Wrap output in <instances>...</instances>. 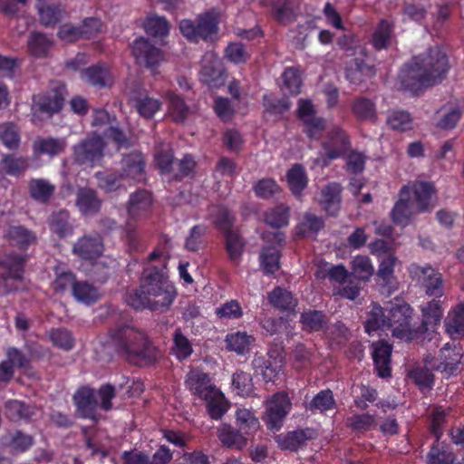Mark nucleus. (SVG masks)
<instances>
[{
    "mask_svg": "<svg viewBox=\"0 0 464 464\" xmlns=\"http://www.w3.org/2000/svg\"><path fill=\"white\" fill-rule=\"evenodd\" d=\"M169 256L155 249L148 256L149 262L157 261L142 271L140 286L126 294L125 301L135 310L149 309L151 312H167L177 297V289L168 279Z\"/></svg>",
    "mask_w": 464,
    "mask_h": 464,
    "instance_id": "1",
    "label": "nucleus"
},
{
    "mask_svg": "<svg viewBox=\"0 0 464 464\" xmlns=\"http://www.w3.org/2000/svg\"><path fill=\"white\" fill-rule=\"evenodd\" d=\"M447 54L439 46L412 58L398 75V88L417 94L423 88L440 83L449 71Z\"/></svg>",
    "mask_w": 464,
    "mask_h": 464,
    "instance_id": "2",
    "label": "nucleus"
},
{
    "mask_svg": "<svg viewBox=\"0 0 464 464\" xmlns=\"http://www.w3.org/2000/svg\"><path fill=\"white\" fill-rule=\"evenodd\" d=\"M109 337L115 353L130 364L142 367L154 364L160 350L148 334L134 326L122 324L110 330Z\"/></svg>",
    "mask_w": 464,
    "mask_h": 464,
    "instance_id": "3",
    "label": "nucleus"
},
{
    "mask_svg": "<svg viewBox=\"0 0 464 464\" xmlns=\"http://www.w3.org/2000/svg\"><path fill=\"white\" fill-rule=\"evenodd\" d=\"M414 310L406 302L395 300L387 309L389 330L398 339L412 341L419 339L418 327H412Z\"/></svg>",
    "mask_w": 464,
    "mask_h": 464,
    "instance_id": "4",
    "label": "nucleus"
},
{
    "mask_svg": "<svg viewBox=\"0 0 464 464\" xmlns=\"http://www.w3.org/2000/svg\"><path fill=\"white\" fill-rule=\"evenodd\" d=\"M218 13L212 10L199 14L196 22L190 19L181 20L179 30L188 41L198 43L199 40H212L213 36L218 34Z\"/></svg>",
    "mask_w": 464,
    "mask_h": 464,
    "instance_id": "5",
    "label": "nucleus"
},
{
    "mask_svg": "<svg viewBox=\"0 0 464 464\" xmlns=\"http://www.w3.org/2000/svg\"><path fill=\"white\" fill-rule=\"evenodd\" d=\"M26 261V256L14 252L0 257V266L7 272L6 275L0 276V296H5L17 290V285L10 281H21L23 279Z\"/></svg>",
    "mask_w": 464,
    "mask_h": 464,
    "instance_id": "6",
    "label": "nucleus"
},
{
    "mask_svg": "<svg viewBox=\"0 0 464 464\" xmlns=\"http://www.w3.org/2000/svg\"><path fill=\"white\" fill-rule=\"evenodd\" d=\"M292 408L290 399L285 392L275 393L267 403L266 414L263 418L270 430H279L284 420Z\"/></svg>",
    "mask_w": 464,
    "mask_h": 464,
    "instance_id": "7",
    "label": "nucleus"
},
{
    "mask_svg": "<svg viewBox=\"0 0 464 464\" xmlns=\"http://www.w3.org/2000/svg\"><path fill=\"white\" fill-rule=\"evenodd\" d=\"M409 272L413 279H416L422 285L427 295L433 296L436 299H440L444 295L442 276L431 266L411 265Z\"/></svg>",
    "mask_w": 464,
    "mask_h": 464,
    "instance_id": "8",
    "label": "nucleus"
},
{
    "mask_svg": "<svg viewBox=\"0 0 464 464\" xmlns=\"http://www.w3.org/2000/svg\"><path fill=\"white\" fill-rule=\"evenodd\" d=\"M103 238L98 233L85 234L77 238L72 246V253L81 260L94 263L103 254Z\"/></svg>",
    "mask_w": 464,
    "mask_h": 464,
    "instance_id": "9",
    "label": "nucleus"
},
{
    "mask_svg": "<svg viewBox=\"0 0 464 464\" xmlns=\"http://www.w3.org/2000/svg\"><path fill=\"white\" fill-rule=\"evenodd\" d=\"M153 197L147 189L140 188L130 195L127 202L128 221L132 223L148 218L152 213Z\"/></svg>",
    "mask_w": 464,
    "mask_h": 464,
    "instance_id": "10",
    "label": "nucleus"
},
{
    "mask_svg": "<svg viewBox=\"0 0 464 464\" xmlns=\"http://www.w3.org/2000/svg\"><path fill=\"white\" fill-rule=\"evenodd\" d=\"M131 53L138 64L151 70L163 60V53L160 48L150 43L149 39L140 37L136 39L131 46Z\"/></svg>",
    "mask_w": 464,
    "mask_h": 464,
    "instance_id": "11",
    "label": "nucleus"
},
{
    "mask_svg": "<svg viewBox=\"0 0 464 464\" xmlns=\"http://www.w3.org/2000/svg\"><path fill=\"white\" fill-rule=\"evenodd\" d=\"M322 147L329 160H336L344 156L352 147L349 135L340 127H334L326 136Z\"/></svg>",
    "mask_w": 464,
    "mask_h": 464,
    "instance_id": "12",
    "label": "nucleus"
},
{
    "mask_svg": "<svg viewBox=\"0 0 464 464\" xmlns=\"http://www.w3.org/2000/svg\"><path fill=\"white\" fill-rule=\"evenodd\" d=\"M104 142L102 137L95 135L83 140L73 147V159L79 165L92 164L102 156Z\"/></svg>",
    "mask_w": 464,
    "mask_h": 464,
    "instance_id": "13",
    "label": "nucleus"
},
{
    "mask_svg": "<svg viewBox=\"0 0 464 464\" xmlns=\"http://www.w3.org/2000/svg\"><path fill=\"white\" fill-rule=\"evenodd\" d=\"M65 94V86L60 84L44 95L34 96L33 109L50 115L59 113L64 104Z\"/></svg>",
    "mask_w": 464,
    "mask_h": 464,
    "instance_id": "14",
    "label": "nucleus"
},
{
    "mask_svg": "<svg viewBox=\"0 0 464 464\" xmlns=\"http://www.w3.org/2000/svg\"><path fill=\"white\" fill-rule=\"evenodd\" d=\"M72 401L78 417L97 420L99 404L94 389L86 386L79 388L73 394Z\"/></svg>",
    "mask_w": 464,
    "mask_h": 464,
    "instance_id": "15",
    "label": "nucleus"
},
{
    "mask_svg": "<svg viewBox=\"0 0 464 464\" xmlns=\"http://www.w3.org/2000/svg\"><path fill=\"white\" fill-rule=\"evenodd\" d=\"M185 383L188 391L202 401L218 390L209 374L199 369H192L188 373Z\"/></svg>",
    "mask_w": 464,
    "mask_h": 464,
    "instance_id": "16",
    "label": "nucleus"
},
{
    "mask_svg": "<svg viewBox=\"0 0 464 464\" xmlns=\"http://www.w3.org/2000/svg\"><path fill=\"white\" fill-rule=\"evenodd\" d=\"M370 348L372 350V357L377 375L382 379L391 377L392 345L385 340H379L372 342Z\"/></svg>",
    "mask_w": 464,
    "mask_h": 464,
    "instance_id": "17",
    "label": "nucleus"
},
{
    "mask_svg": "<svg viewBox=\"0 0 464 464\" xmlns=\"http://www.w3.org/2000/svg\"><path fill=\"white\" fill-rule=\"evenodd\" d=\"M145 157L140 151H132L122 157L119 170L124 179L141 182L145 179Z\"/></svg>",
    "mask_w": 464,
    "mask_h": 464,
    "instance_id": "18",
    "label": "nucleus"
},
{
    "mask_svg": "<svg viewBox=\"0 0 464 464\" xmlns=\"http://www.w3.org/2000/svg\"><path fill=\"white\" fill-rule=\"evenodd\" d=\"M224 68L221 61L213 53L203 56L200 70L201 80L209 87H218L224 83Z\"/></svg>",
    "mask_w": 464,
    "mask_h": 464,
    "instance_id": "19",
    "label": "nucleus"
},
{
    "mask_svg": "<svg viewBox=\"0 0 464 464\" xmlns=\"http://www.w3.org/2000/svg\"><path fill=\"white\" fill-rule=\"evenodd\" d=\"M444 314L440 299L433 298L421 306V324L418 326L419 338L430 329H435L441 322Z\"/></svg>",
    "mask_w": 464,
    "mask_h": 464,
    "instance_id": "20",
    "label": "nucleus"
},
{
    "mask_svg": "<svg viewBox=\"0 0 464 464\" xmlns=\"http://www.w3.org/2000/svg\"><path fill=\"white\" fill-rule=\"evenodd\" d=\"M363 327L364 332L370 336L380 331L389 330L387 309L376 302H372L365 313Z\"/></svg>",
    "mask_w": 464,
    "mask_h": 464,
    "instance_id": "21",
    "label": "nucleus"
},
{
    "mask_svg": "<svg viewBox=\"0 0 464 464\" xmlns=\"http://www.w3.org/2000/svg\"><path fill=\"white\" fill-rule=\"evenodd\" d=\"M315 431L313 429H302L289 431L276 437V441L281 450L297 451L304 446L307 440L314 439Z\"/></svg>",
    "mask_w": 464,
    "mask_h": 464,
    "instance_id": "22",
    "label": "nucleus"
},
{
    "mask_svg": "<svg viewBox=\"0 0 464 464\" xmlns=\"http://www.w3.org/2000/svg\"><path fill=\"white\" fill-rule=\"evenodd\" d=\"M75 205L83 216H94L102 208V199L95 189L80 188L76 193Z\"/></svg>",
    "mask_w": 464,
    "mask_h": 464,
    "instance_id": "23",
    "label": "nucleus"
},
{
    "mask_svg": "<svg viewBox=\"0 0 464 464\" xmlns=\"http://www.w3.org/2000/svg\"><path fill=\"white\" fill-rule=\"evenodd\" d=\"M341 194L342 187L335 182L327 184L321 190L320 205L327 215L336 217L339 214L342 203Z\"/></svg>",
    "mask_w": 464,
    "mask_h": 464,
    "instance_id": "24",
    "label": "nucleus"
},
{
    "mask_svg": "<svg viewBox=\"0 0 464 464\" xmlns=\"http://www.w3.org/2000/svg\"><path fill=\"white\" fill-rule=\"evenodd\" d=\"M207 219L210 220L214 227L220 231L222 235L233 230L235 216L225 205L211 206L208 208Z\"/></svg>",
    "mask_w": 464,
    "mask_h": 464,
    "instance_id": "25",
    "label": "nucleus"
},
{
    "mask_svg": "<svg viewBox=\"0 0 464 464\" xmlns=\"http://www.w3.org/2000/svg\"><path fill=\"white\" fill-rule=\"evenodd\" d=\"M67 142L63 138L38 137L33 143V152L36 157L47 155L53 158L65 150Z\"/></svg>",
    "mask_w": 464,
    "mask_h": 464,
    "instance_id": "26",
    "label": "nucleus"
},
{
    "mask_svg": "<svg viewBox=\"0 0 464 464\" xmlns=\"http://www.w3.org/2000/svg\"><path fill=\"white\" fill-rule=\"evenodd\" d=\"M456 454L445 441H434L426 455V464H454Z\"/></svg>",
    "mask_w": 464,
    "mask_h": 464,
    "instance_id": "27",
    "label": "nucleus"
},
{
    "mask_svg": "<svg viewBox=\"0 0 464 464\" xmlns=\"http://www.w3.org/2000/svg\"><path fill=\"white\" fill-rule=\"evenodd\" d=\"M411 189L408 186H403L400 190V199L395 203L391 216L396 225L406 226L411 217Z\"/></svg>",
    "mask_w": 464,
    "mask_h": 464,
    "instance_id": "28",
    "label": "nucleus"
},
{
    "mask_svg": "<svg viewBox=\"0 0 464 464\" xmlns=\"http://www.w3.org/2000/svg\"><path fill=\"white\" fill-rule=\"evenodd\" d=\"M35 6L40 23L45 27L54 26L63 18V10L52 0H36Z\"/></svg>",
    "mask_w": 464,
    "mask_h": 464,
    "instance_id": "29",
    "label": "nucleus"
},
{
    "mask_svg": "<svg viewBox=\"0 0 464 464\" xmlns=\"http://www.w3.org/2000/svg\"><path fill=\"white\" fill-rule=\"evenodd\" d=\"M378 260L379 266L376 272V280L382 287H387L390 290L396 283L394 267L398 259L394 255H384Z\"/></svg>",
    "mask_w": 464,
    "mask_h": 464,
    "instance_id": "30",
    "label": "nucleus"
},
{
    "mask_svg": "<svg viewBox=\"0 0 464 464\" xmlns=\"http://www.w3.org/2000/svg\"><path fill=\"white\" fill-rule=\"evenodd\" d=\"M325 221L322 217L305 212L295 227L296 235L302 237H316L324 227Z\"/></svg>",
    "mask_w": 464,
    "mask_h": 464,
    "instance_id": "31",
    "label": "nucleus"
},
{
    "mask_svg": "<svg viewBox=\"0 0 464 464\" xmlns=\"http://www.w3.org/2000/svg\"><path fill=\"white\" fill-rule=\"evenodd\" d=\"M268 357L255 356L252 364L256 372H259L266 382H275L281 369V361L272 358L270 352L267 353Z\"/></svg>",
    "mask_w": 464,
    "mask_h": 464,
    "instance_id": "32",
    "label": "nucleus"
},
{
    "mask_svg": "<svg viewBox=\"0 0 464 464\" xmlns=\"http://www.w3.org/2000/svg\"><path fill=\"white\" fill-rule=\"evenodd\" d=\"M217 433L221 444L227 448L242 450L247 444V438L228 424H222Z\"/></svg>",
    "mask_w": 464,
    "mask_h": 464,
    "instance_id": "33",
    "label": "nucleus"
},
{
    "mask_svg": "<svg viewBox=\"0 0 464 464\" xmlns=\"http://www.w3.org/2000/svg\"><path fill=\"white\" fill-rule=\"evenodd\" d=\"M49 228L59 238H64L73 234V226L70 222V214L62 209L53 212L49 218Z\"/></svg>",
    "mask_w": 464,
    "mask_h": 464,
    "instance_id": "34",
    "label": "nucleus"
},
{
    "mask_svg": "<svg viewBox=\"0 0 464 464\" xmlns=\"http://www.w3.org/2000/svg\"><path fill=\"white\" fill-rule=\"evenodd\" d=\"M203 401L208 416L215 420H221L230 408V402L219 389Z\"/></svg>",
    "mask_w": 464,
    "mask_h": 464,
    "instance_id": "35",
    "label": "nucleus"
},
{
    "mask_svg": "<svg viewBox=\"0 0 464 464\" xmlns=\"http://www.w3.org/2000/svg\"><path fill=\"white\" fill-rule=\"evenodd\" d=\"M302 328L306 332H320L326 329L328 318L323 311L304 310L300 314Z\"/></svg>",
    "mask_w": 464,
    "mask_h": 464,
    "instance_id": "36",
    "label": "nucleus"
},
{
    "mask_svg": "<svg viewBox=\"0 0 464 464\" xmlns=\"http://www.w3.org/2000/svg\"><path fill=\"white\" fill-rule=\"evenodd\" d=\"M226 348L239 355H245L250 350L255 338L246 332L237 331L226 335Z\"/></svg>",
    "mask_w": 464,
    "mask_h": 464,
    "instance_id": "37",
    "label": "nucleus"
},
{
    "mask_svg": "<svg viewBox=\"0 0 464 464\" xmlns=\"http://www.w3.org/2000/svg\"><path fill=\"white\" fill-rule=\"evenodd\" d=\"M411 190L419 212L429 211L431 208V198L436 192L434 185L428 181H418L413 184Z\"/></svg>",
    "mask_w": 464,
    "mask_h": 464,
    "instance_id": "38",
    "label": "nucleus"
},
{
    "mask_svg": "<svg viewBox=\"0 0 464 464\" xmlns=\"http://www.w3.org/2000/svg\"><path fill=\"white\" fill-rule=\"evenodd\" d=\"M5 237L9 241L14 243V245L21 250H26L37 240L34 232L24 226L9 227Z\"/></svg>",
    "mask_w": 464,
    "mask_h": 464,
    "instance_id": "39",
    "label": "nucleus"
},
{
    "mask_svg": "<svg viewBox=\"0 0 464 464\" xmlns=\"http://www.w3.org/2000/svg\"><path fill=\"white\" fill-rule=\"evenodd\" d=\"M373 272L374 268L369 256L357 255L352 259L350 274L356 281H369Z\"/></svg>",
    "mask_w": 464,
    "mask_h": 464,
    "instance_id": "40",
    "label": "nucleus"
},
{
    "mask_svg": "<svg viewBox=\"0 0 464 464\" xmlns=\"http://www.w3.org/2000/svg\"><path fill=\"white\" fill-rule=\"evenodd\" d=\"M236 425L237 430L245 436L254 435L260 427L258 419L247 409L237 410Z\"/></svg>",
    "mask_w": 464,
    "mask_h": 464,
    "instance_id": "41",
    "label": "nucleus"
},
{
    "mask_svg": "<svg viewBox=\"0 0 464 464\" xmlns=\"http://www.w3.org/2000/svg\"><path fill=\"white\" fill-rule=\"evenodd\" d=\"M28 188L31 198L44 204L49 202L55 191V187L44 179H31Z\"/></svg>",
    "mask_w": 464,
    "mask_h": 464,
    "instance_id": "42",
    "label": "nucleus"
},
{
    "mask_svg": "<svg viewBox=\"0 0 464 464\" xmlns=\"http://www.w3.org/2000/svg\"><path fill=\"white\" fill-rule=\"evenodd\" d=\"M267 299L272 306L281 311L293 310L297 304L292 293L280 286L275 287L268 293Z\"/></svg>",
    "mask_w": 464,
    "mask_h": 464,
    "instance_id": "43",
    "label": "nucleus"
},
{
    "mask_svg": "<svg viewBox=\"0 0 464 464\" xmlns=\"http://www.w3.org/2000/svg\"><path fill=\"white\" fill-rule=\"evenodd\" d=\"M225 238V249L228 258L233 263H238L242 257L246 243L243 237L235 230L223 235Z\"/></svg>",
    "mask_w": 464,
    "mask_h": 464,
    "instance_id": "44",
    "label": "nucleus"
},
{
    "mask_svg": "<svg viewBox=\"0 0 464 464\" xmlns=\"http://www.w3.org/2000/svg\"><path fill=\"white\" fill-rule=\"evenodd\" d=\"M290 209L284 204L276 205L264 213V220L266 225L274 228L286 227L289 223Z\"/></svg>",
    "mask_w": 464,
    "mask_h": 464,
    "instance_id": "45",
    "label": "nucleus"
},
{
    "mask_svg": "<svg viewBox=\"0 0 464 464\" xmlns=\"http://www.w3.org/2000/svg\"><path fill=\"white\" fill-rule=\"evenodd\" d=\"M446 332L455 338L464 335V304H458L445 320Z\"/></svg>",
    "mask_w": 464,
    "mask_h": 464,
    "instance_id": "46",
    "label": "nucleus"
},
{
    "mask_svg": "<svg viewBox=\"0 0 464 464\" xmlns=\"http://www.w3.org/2000/svg\"><path fill=\"white\" fill-rule=\"evenodd\" d=\"M281 253L275 246H265L260 253L262 270L266 275H272L280 268Z\"/></svg>",
    "mask_w": 464,
    "mask_h": 464,
    "instance_id": "47",
    "label": "nucleus"
},
{
    "mask_svg": "<svg viewBox=\"0 0 464 464\" xmlns=\"http://www.w3.org/2000/svg\"><path fill=\"white\" fill-rule=\"evenodd\" d=\"M281 91L284 94L296 96L301 92L303 84L299 71L296 68H286L282 74Z\"/></svg>",
    "mask_w": 464,
    "mask_h": 464,
    "instance_id": "48",
    "label": "nucleus"
},
{
    "mask_svg": "<svg viewBox=\"0 0 464 464\" xmlns=\"http://www.w3.org/2000/svg\"><path fill=\"white\" fill-rule=\"evenodd\" d=\"M440 362L438 369L448 375H452L458 370L461 356L459 353L452 349L449 343L445 344L440 351Z\"/></svg>",
    "mask_w": 464,
    "mask_h": 464,
    "instance_id": "49",
    "label": "nucleus"
},
{
    "mask_svg": "<svg viewBox=\"0 0 464 464\" xmlns=\"http://www.w3.org/2000/svg\"><path fill=\"white\" fill-rule=\"evenodd\" d=\"M336 406L333 391L325 389L320 391L307 404L306 409L312 412L319 411L324 413L334 410Z\"/></svg>",
    "mask_w": 464,
    "mask_h": 464,
    "instance_id": "50",
    "label": "nucleus"
},
{
    "mask_svg": "<svg viewBox=\"0 0 464 464\" xmlns=\"http://www.w3.org/2000/svg\"><path fill=\"white\" fill-rule=\"evenodd\" d=\"M451 411L450 408L442 409L441 407H436L430 415V432L435 438V441L441 440L444 434V426L447 423V419Z\"/></svg>",
    "mask_w": 464,
    "mask_h": 464,
    "instance_id": "51",
    "label": "nucleus"
},
{
    "mask_svg": "<svg viewBox=\"0 0 464 464\" xmlns=\"http://www.w3.org/2000/svg\"><path fill=\"white\" fill-rule=\"evenodd\" d=\"M29 52L35 57H44L53 45V41L45 34L32 32L27 40Z\"/></svg>",
    "mask_w": 464,
    "mask_h": 464,
    "instance_id": "52",
    "label": "nucleus"
},
{
    "mask_svg": "<svg viewBox=\"0 0 464 464\" xmlns=\"http://www.w3.org/2000/svg\"><path fill=\"white\" fill-rule=\"evenodd\" d=\"M95 178L98 187L105 193H111L119 189L122 186V180L124 179L119 170L99 171L96 172Z\"/></svg>",
    "mask_w": 464,
    "mask_h": 464,
    "instance_id": "53",
    "label": "nucleus"
},
{
    "mask_svg": "<svg viewBox=\"0 0 464 464\" xmlns=\"http://www.w3.org/2000/svg\"><path fill=\"white\" fill-rule=\"evenodd\" d=\"M288 186L295 196L301 195L307 185V177L304 168L301 164H295L286 174Z\"/></svg>",
    "mask_w": 464,
    "mask_h": 464,
    "instance_id": "54",
    "label": "nucleus"
},
{
    "mask_svg": "<svg viewBox=\"0 0 464 464\" xmlns=\"http://www.w3.org/2000/svg\"><path fill=\"white\" fill-rule=\"evenodd\" d=\"M393 33V23L389 20H382L372 35V45L376 50L386 49L390 44Z\"/></svg>",
    "mask_w": 464,
    "mask_h": 464,
    "instance_id": "55",
    "label": "nucleus"
},
{
    "mask_svg": "<svg viewBox=\"0 0 464 464\" xmlns=\"http://www.w3.org/2000/svg\"><path fill=\"white\" fill-rule=\"evenodd\" d=\"M408 376L421 392L433 388L435 376L427 367L413 368L409 372Z\"/></svg>",
    "mask_w": 464,
    "mask_h": 464,
    "instance_id": "56",
    "label": "nucleus"
},
{
    "mask_svg": "<svg viewBox=\"0 0 464 464\" xmlns=\"http://www.w3.org/2000/svg\"><path fill=\"white\" fill-rule=\"evenodd\" d=\"M48 337L53 346L63 351H71L75 345L72 333L63 327L51 329L48 333Z\"/></svg>",
    "mask_w": 464,
    "mask_h": 464,
    "instance_id": "57",
    "label": "nucleus"
},
{
    "mask_svg": "<svg viewBox=\"0 0 464 464\" xmlns=\"http://www.w3.org/2000/svg\"><path fill=\"white\" fill-rule=\"evenodd\" d=\"M272 14L278 23L286 25L295 19L291 0H272Z\"/></svg>",
    "mask_w": 464,
    "mask_h": 464,
    "instance_id": "58",
    "label": "nucleus"
},
{
    "mask_svg": "<svg viewBox=\"0 0 464 464\" xmlns=\"http://www.w3.org/2000/svg\"><path fill=\"white\" fill-rule=\"evenodd\" d=\"M313 352L304 343H297L289 354L293 367L297 371L307 369L312 364Z\"/></svg>",
    "mask_w": 464,
    "mask_h": 464,
    "instance_id": "59",
    "label": "nucleus"
},
{
    "mask_svg": "<svg viewBox=\"0 0 464 464\" xmlns=\"http://www.w3.org/2000/svg\"><path fill=\"white\" fill-rule=\"evenodd\" d=\"M72 293L78 302L86 304H92L96 303L100 297L97 288L91 284L81 281L74 284L73 291Z\"/></svg>",
    "mask_w": 464,
    "mask_h": 464,
    "instance_id": "60",
    "label": "nucleus"
},
{
    "mask_svg": "<svg viewBox=\"0 0 464 464\" xmlns=\"http://www.w3.org/2000/svg\"><path fill=\"white\" fill-rule=\"evenodd\" d=\"M208 232L205 225L198 224L193 226L189 234L185 239V248L190 252H198L205 246L204 237Z\"/></svg>",
    "mask_w": 464,
    "mask_h": 464,
    "instance_id": "61",
    "label": "nucleus"
},
{
    "mask_svg": "<svg viewBox=\"0 0 464 464\" xmlns=\"http://www.w3.org/2000/svg\"><path fill=\"white\" fill-rule=\"evenodd\" d=\"M232 386L237 395L249 396L254 390L251 374L241 370L237 371L232 375Z\"/></svg>",
    "mask_w": 464,
    "mask_h": 464,
    "instance_id": "62",
    "label": "nucleus"
},
{
    "mask_svg": "<svg viewBox=\"0 0 464 464\" xmlns=\"http://www.w3.org/2000/svg\"><path fill=\"white\" fill-rule=\"evenodd\" d=\"M85 76L89 83L100 88L105 87L111 83V76L110 71L102 66L94 65L85 71Z\"/></svg>",
    "mask_w": 464,
    "mask_h": 464,
    "instance_id": "63",
    "label": "nucleus"
},
{
    "mask_svg": "<svg viewBox=\"0 0 464 464\" xmlns=\"http://www.w3.org/2000/svg\"><path fill=\"white\" fill-rule=\"evenodd\" d=\"M173 353L179 361L189 357L193 352L191 343L182 334L179 328L176 329L173 334Z\"/></svg>",
    "mask_w": 464,
    "mask_h": 464,
    "instance_id": "64",
    "label": "nucleus"
}]
</instances>
